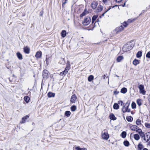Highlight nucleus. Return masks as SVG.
Segmentation results:
<instances>
[{"mask_svg":"<svg viewBox=\"0 0 150 150\" xmlns=\"http://www.w3.org/2000/svg\"><path fill=\"white\" fill-rule=\"evenodd\" d=\"M132 48L131 42H129L124 45L122 48V50L124 52L128 51L132 49Z\"/></svg>","mask_w":150,"mask_h":150,"instance_id":"nucleus-1","label":"nucleus"},{"mask_svg":"<svg viewBox=\"0 0 150 150\" xmlns=\"http://www.w3.org/2000/svg\"><path fill=\"white\" fill-rule=\"evenodd\" d=\"M129 103L127 102L125 105L123 106L122 109V111L123 113L125 112H130V109L128 108L129 106Z\"/></svg>","mask_w":150,"mask_h":150,"instance_id":"nucleus-2","label":"nucleus"},{"mask_svg":"<svg viewBox=\"0 0 150 150\" xmlns=\"http://www.w3.org/2000/svg\"><path fill=\"white\" fill-rule=\"evenodd\" d=\"M91 21V18L89 16H87L84 19L82 23L84 25H87L90 23Z\"/></svg>","mask_w":150,"mask_h":150,"instance_id":"nucleus-3","label":"nucleus"},{"mask_svg":"<svg viewBox=\"0 0 150 150\" xmlns=\"http://www.w3.org/2000/svg\"><path fill=\"white\" fill-rule=\"evenodd\" d=\"M49 73L48 71L47 70H44L43 71L42 76L43 79L46 80L49 76Z\"/></svg>","mask_w":150,"mask_h":150,"instance_id":"nucleus-4","label":"nucleus"},{"mask_svg":"<svg viewBox=\"0 0 150 150\" xmlns=\"http://www.w3.org/2000/svg\"><path fill=\"white\" fill-rule=\"evenodd\" d=\"M150 139V132H147L145 134L144 137V140L145 142H147Z\"/></svg>","mask_w":150,"mask_h":150,"instance_id":"nucleus-5","label":"nucleus"},{"mask_svg":"<svg viewBox=\"0 0 150 150\" xmlns=\"http://www.w3.org/2000/svg\"><path fill=\"white\" fill-rule=\"evenodd\" d=\"M139 88V89L140 93L143 95H145L146 91L144 90V86L142 84L140 85Z\"/></svg>","mask_w":150,"mask_h":150,"instance_id":"nucleus-6","label":"nucleus"},{"mask_svg":"<svg viewBox=\"0 0 150 150\" xmlns=\"http://www.w3.org/2000/svg\"><path fill=\"white\" fill-rule=\"evenodd\" d=\"M124 29V28L123 26L121 25L120 26L117 28L114 32L115 34H117L120 32H121Z\"/></svg>","mask_w":150,"mask_h":150,"instance_id":"nucleus-7","label":"nucleus"},{"mask_svg":"<svg viewBox=\"0 0 150 150\" xmlns=\"http://www.w3.org/2000/svg\"><path fill=\"white\" fill-rule=\"evenodd\" d=\"M102 138L104 139L107 140L109 138V136L107 132H102Z\"/></svg>","mask_w":150,"mask_h":150,"instance_id":"nucleus-8","label":"nucleus"},{"mask_svg":"<svg viewBox=\"0 0 150 150\" xmlns=\"http://www.w3.org/2000/svg\"><path fill=\"white\" fill-rule=\"evenodd\" d=\"M69 70V67L67 66L65 68V70L63 71L62 72H61L59 74L60 76H63V75H65V74L68 72Z\"/></svg>","mask_w":150,"mask_h":150,"instance_id":"nucleus-9","label":"nucleus"},{"mask_svg":"<svg viewBox=\"0 0 150 150\" xmlns=\"http://www.w3.org/2000/svg\"><path fill=\"white\" fill-rule=\"evenodd\" d=\"M98 4L97 2L96 1H93L91 4L92 8L93 9H95Z\"/></svg>","mask_w":150,"mask_h":150,"instance_id":"nucleus-10","label":"nucleus"},{"mask_svg":"<svg viewBox=\"0 0 150 150\" xmlns=\"http://www.w3.org/2000/svg\"><path fill=\"white\" fill-rule=\"evenodd\" d=\"M76 98L75 94L73 95L71 97L70 99V101L73 103H75L76 101Z\"/></svg>","mask_w":150,"mask_h":150,"instance_id":"nucleus-11","label":"nucleus"},{"mask_svg":"<svg viewBox=\"0 0 150 150\" xmlns=\"http://www.w3.org/2000/svg\"><path fill=\"white\" fill-rule=\"evenodd\" d=\"M138 132L140 136L142 137L143 139H144V137L145 136V134L143 132L141 129H138Z\"/></svg>","mask_w":150,"mask_h":150,"instance_id":"nucleus-12","label":"nucleus"},{"mask_svg":"<svg viewBox=\"0 0 150 150\" xmlns=\"http://www.w3.org/2000/svg\"><path fill=\"white\" fill-rule=\"evenodd\" d=\"M130 127L132 130L134 131H136L137 132H138V129H137V126L135 125H132Z\"/></svg>","mask_w":150,"mask_h":150,"instance_id":"nucleus-13","label":"nucleus"},{"mask_svg":"<svg viewBox=\"0 0 150 150\" xmlns=\"http://www.w3.org/2000/svg\"><path fill=\"white\" fill-rule=\"evenodd\" d=\"M24 52L26 54H29L30 53V49L27 46L23 48Z\"/></svg>","mask_w":150,"mask_h":150,"instance_id":"nucleus-14","label":"nucleus"},{"mask_svg":"<svg viewBox=\"0 0 150 150\" xmlns=\"http://www.w3.org/2000/svg\"><path fill=\"white\" fill-rule=\"evenodd\" d=\"M42 55V52L39 51L37 52L35 55V57L37 58H40Z\"/></svg>","mask_w":150,"mask_h":150,"instance_id":"nucleus-15","label":"nucleus"},{"mask_svg":"<svg viewBox=\"0 0 150 150\" xmlns=\"http://www.w3.org/2000/svg\"><path fill=\"white\" fill-rule=\"evenodd\" d=\"M47 96L48 97H54L55 96V94L54 93L50 92L47 93Z\"/></svg>","mask_w":150,"mask_h":150,"instance_id":"nucleus-16","label":"nucleus"},{"mask_svg":"<svg viewBox=\"0 0 150 150\" xmlns=\"http://www.w3.org/2000/svg\"><path fill=\"white\" fill-rule=\"evenodd\" d=\"M109 117L111 120H115L117 119L116 117H115V115L113 113L110 114Z\"/></svg>","mask_w":150,"mask_h":150,"instance_id":"nucleus-17","label":"nucleus"},{"mask_svg":"<svg viewBox=\"0 0 150 150\" xmlns=\"http://www.w3.org/2000/svg\"><path fill=\"white\" fill-rule=\"evenodd\" d=\"M103 6L101 5H99L98 7L96 9V12H99L103 10Z\"/></svg>","mask_w":150,"mask_h":150,"instance_id":"nucleus-18","label":"nucleus"},{"mask_svg":"<svg viewBox=\"0 0 150 150\" xmlns=\"http://www.w3.org/2000/svg\"><path fill=\"white\" fill-rule=\"evenodd\" d=\"M88 13V12L86 10H85L80 15V17L81 18L85 16L87 13Z\"/></svg>","mask_w":150,"mask_h":150,"instance_id":"nucleus-19","label":"nucleus"},{"mask_svg":"<svg viewBox=\"0 0 150 150\" xmlns=\"http://www.w3.org/2000/svg\"><path fill=\"white\" fill-rule=\"evenodd\" d=\"M139 61L138 60L135 59L133 62V64L134 65L136 66L139 64Z\"/></svg>","mask_w":150,"mask_h":150,"instance_id":"nucleus-20","label":"nucleus"},{"mask_svg":"<svg viewBox=\"0 0 150 150\" xmlns=\"http://www.w3.org/2000/svg\"><path fill=\"white\" fill-rule=\"evenodd\" d=\"M142 55V52L141 51H139L137 54L136 57L138 58L141 57Z\"/></svg>","mask_w":150,"mask_h":150,"instance_id":"nucleus-21","label":"nucleus"},{"mask_svg":"<svg viewBox=\"0 0 150 150\" xmlns=\"http://www.w3.org/2000/svg\"><path fill=\"white\" fill-rule=\"evenodd\" d=\"M66 31L65 30H63L61 32V36L62 37L64 38L66 36Z\"/></svg>","mask_w":150,"mask_h":150,"instance_id":"nucleus-22","label":"nucleus"},{"mask_svg":"<svg viewBox=\"0 0 150 150\" xmlns=\"http://www.w3.org/2000/svg\"><path fill=\"white\" fill-rule=\"evenodd\" d=\"M17 56L20 60H22L23 59L22 55L20 52H18L17 53Z\"/></svg>","mask_w":150,"mask_h":150,"instance_id":"nucleus-23","label":"nucleus"},{"mask_svg":"<svg viewBox=\"0 0 150 150\" xmlns=\"http://www.w3.org/2000/svg\"><path fill=\"white\" fill-rule=\"evenodd\" d=\"M123 59V57L122 56H119L117 57V61L118 62H120L121 60H122Z\"/></svg>","mask_w":150,"mask_h":150,"instance_id":"nucleus-24","label":"nucleus"},{"mask_svg":"<svg viewBox=\"0 0 150 150\" xmlns=\"http://www.w3.org/2000/svg\"><path fill=\"white\" fill-rule=\"evenodd\" d=\"M134 137L136 140H138L140 139L139 135L138 134H134Z\"/></svg>","mask_w":150,"mask_h":150,"instance_id":"nucleus-25","label":"nucleus"},{"mask_svg":"<svg viewBox=\"0 0 150 150\" xmlns=\"http://www.w3.org/2000/svg\"><path fill=\"white\" fill-rule=\"evenodd\" d=\"M143 145L141 144H139L138 145V150H142L143 148Z\"/></svg>","mask_w":150,"mask_h":150,"instance_id":"nucleus-26","label":"nucleus"},{"mask_svg":"<svg viewBox=\"0 0 150 150\" xmlns=\"http://www.w3.org/2000/svg\"><path fill=\"white\" fill-rule=\"evenodd\" d=\"M117 6V5H115V6H110L109 8H108V9H107L106 11H105V12L103 13L102 14V16H104V14L106 13L109 10H110V9L111 8H113L115 6Z\"/></svg>","mask_w":150,"mask_h":150,"instance_id":"nucleus-27","label":"nucleus"},{"mask_svg":"<svg viewBox=\"0 0 150 150\" xmlns=\"http://www.w3.org/2000/svg\"><path fill=\"white\" fill-rule=\"evenodd\" d=\"M127 120L129 122L132 121L133 118L131 116H128L126 117Z\"/></svg>","mask_w":150,"mask_h":150,"instance_id":"nucleus-28","label":"nucleus"},{"mask_svg":"<svg viewBox=\"0 0 150 150\" xmlns=\"http://www.w3.org/2000/svg\"><path fill=\"white\" fill-rule=\"evenodd\" d=\"M127 91V89L125 87L122 88L121 90V92L123 93H125Z\"/></svg>","mask_w":150,"mask_h":150,"instance_id":"nucleus-29","label":"nucleus"},{"mask_svg":"<svg viewBox=\"0 0 150 150\" xmlns=\"http://www.w3.org/2000/svg\"><path fill=\"white\" fill-rule=\"evenodd\" d=\"M24 100L27 103H28L30 100V98L28 96H25L24 98Z\"/></svg>","mask_w":150,"mask_h":150,"instance_id":"nucleus-30","label":"nucleus"},{"mask_svg":"<svg viewBox=\"0 0 150 150\" xmlns=\"http://www.w3.org/2000/svg\"><path fill=\"white\" fill-rule=\"evenodd\" d=\"M142 100L141 99H138L137 100V103L138 105L139 106H140L142 105Z\"/></svg>","mask_w":150,"mask_h":150,"instance_id":"nucleus-31","label":"nucleus"},{"mask_svg":"<svg viewBox=\"0 0 150 150\" xmlns=\"http://www.w3.org/2000/svg\"><path fill=\"white\" fill-rule=\"evenodd\" d=\"M113 108L115 109H119V105L117 103H115L114 104L113 106Z\"/></svg>","mask_w":150,"mask_h":150,"instance_id":"nucleus-32","label":"nucleus"},{"mask_svg":"<svg viewBox=\"0 0 150 150\" xmlns=\"http://www.w3.org/2000/svg\"><path fill=\"white\" fill-rule=\"evenodd\" d=\"M75 148L76 150H87L86 148L84 147L81 148L79 146H76Z\"/></svg>","mask_w":150,"mask_h":150,"instance_id":"nucleus-33","label":"nucleus"},{"mask_svg":"<svg viewBox=\"0 0 150 150\" xmlns=\"http://www.w3.org/2000/svg\"><path fill=\"white\" fill-rule=\"evenodd\" d=\"M94 77L92 75H90L88 78V80L89 81H91L93 79Z\"/></svg>","mask_w":150,"mask_h":150,"instance_id":"nucleus-34","label":"nucleus"},{"mask_svg":"<svg viewBox=\"0 0 150 150\" xmlns=\"http://www.w3.org/2000/svg\"><path fill=\"white\" fill-rule=\"evenodd\" d=\"M123 144L125 145V146H129V142L128 141L126 140V141H124V142Z\"/></svg>","mask_w":150,"mask_h":150,"instance_id":"nucleus-35","label":"nucleus"},{"mask_svg":"<svg viewBox=\"0 0 150 150\" xmlns=\"http://www.w3.org/2000/svg\"><path fill=\"white\" fill-rule=\"evenodd\" d=\"M121 135L123 138H125L126 136V132L125 131L122 132Z\"/></svg>","mask_w":150,"mask_h":150,"instance_id":"nucleus-36","label":"nucleus"},{"mask_svg":"<svg viewBox=\"0 0 150 150\" xmlns=\"http://www.w3.org/2000/svg\"><path fill=\"white\" fill-rule=\"evenodd\" d=\"M97 17V16L96 15L93 16L92 18V23H93L94 21L96 20V19Z\"/></svg>","mask_w":150,"mask_h":150,"instance_id":"nucleus-37","label":"nucleus"},{"mask_svg":"<svg viewBox=\"0 0 150 150\" xmlns=\"http://www.w3.org/2000/svg\"><path fill=\"white\" fill-rule=\"evenodd\" d=\"M65 114L66 116L69 117L71 114V112L69 111H67L65 112Z\"/></svg>","mask_w":150,"mask_h":150,"instance_id":"nucleus-38","label":"nucleus"},{"mask_svg":"<svg viewBox=\"0 0 150 150\" xmlns=\"http://www.w3.org/2000/svg\"><path fill=\"white\" fill-rule=\"evenodd\" d=\"M136 124L138 125L141 124V121L139 119H137L136 121Z\"/></svg>","mask_w":150,"mask_h":150,"instance_id":"nucleus-39","label":"nucleus"},{"mask_svg":"<svg viewBox=\"0 0 150 150\" xmlns=\"http://www.w3.org/2000/svg\"><path fill=\"white\" fill-rule=\"evenodd\" d=\"M76 109V106L75 105H73L71 107V111H74Z\"/></svg>","mask_w":150,"mask_h":150,"instance_id":"nucleus-40","label":"nucleus"},{"mask_svg":"<svg viewBox=\"0 0 150 150\" xmlns=\"http://www.w3.org/2000/svg\"><path fill=\"white\" fill-rule=\"evenodd\" d=\"M102 1L105 4H108L110 3V1L109 0H102Z\"/></svg>","mask_w":150,"mask_h":150,"instance_id":"nucleus-41","label":"nucleus"},{"mask_svg":"<svg viewBox=\"0 0 150 150\" xmlns=\"http://www.w3.org/2000/svg\"><path fill=\"white\" fill-rule=\"evenodd\" d=\"M132 107L133 109L135 108H136V104L134 102H132Z\"/></svg>","mask_w":150,"mask_h":150,"instance_id":"nucleus-42","label":"nucleus"},{"mask_svg":"<svg viewBox=\"0 0 150 150\" xmlns=\"http://www.w3.org/2000/svg\"><path fill=\"white\" fill-rule=\"evenodd\" d=\"M67 1V0H62V7H64V6L65 4H66Z\"/></svg>","mask_w":150,"mask_h":150,"instance_id":"nucleus-43","label":"nucleus"},{"mask_svg":"<svg viewBox=\"0 0 150 150\" xmlns=\"http://www.w3.org/2000/svg\"><path fill=\"white\" fill-rule=\"evenodd\" d=\"M145 127L147 128H150V124L147 123H145Z\"/></svg>","mask_w":150,"mask_h":150,"instance_id":"nucleus-44","label":"nucleus"},{"mask_svg":"<svg viewBox=\"0 0 150 150\" xmlns=\"http://www.w3.org/2000/svg\"><path fill=\"white\" fill-rule=\"evenodd\" d=\"M146 57L148 58H150V51L148 52L146 55Z\"/></svg>","mask_w":150,"mask_h":150,"instance_id":"nucleus-45","label":"nucleus"},{"mask_svg":"<svg viewBox=\"0 0 150 150\" xmlns=\"http://www.w3.org/2000/svg\"><path fill=\"white\" fill-rule=\"evenodd\" d=\"M25 119H23V117L22 118V121L20 122V123H24L25 122Z\"/></svg>","mask_w":150,"mask_h":150,"instance_id":"nucleus-46","label":"nucleus"},{"mask_svg":"<svg viewBox=\"0 0 150 150\" xmlns=\"http://www.w3.org/2000/svg\"><path fill=\"white\" fill-rule=\"evenodd\" d=\"M29 117V116L28 115H26V116L23 117V119H25V120L27 119Z\"/></svg>","mask_w":150,"mask_h":150,"instance_id":"nucleus-47","label":"nucleus"},{"mask_svg":"<svg viewBox=\"0 0 150 150\" xmlns=\"http://www.w3.org/2000/svg\"><path fill=\"white\" fill-rule=\"evenodd\" d=\"M127 25H128V24L126 22H125L123 25V26L125 27H126Z\"/></svg>","mask_w":150,"mask_h":150,"instance_id":"nucleus-48","label":"nucleus"},{"mask_svg":"<svg viewBox=\"0 0 150 150\" xmlns=\"http://www.w3.org/2000/svg\"><path fill=\"white\" fill-rule=\"evenodd\" d=\"M118 104H120L121 105H122V103H123V102L122 100H120L118 101Z\"/></svg>","mask_w":150,"mask_h":150,"instance_id":"nucleus-49","label":"nucleus"},{"mask_svg":"<svg viewBox=\"0 0 150 150\" xmlns=\"http://www.w3.org/2000/svg\"><path fill=\"white\" fill-rule=\"evenodd\" d=\"M136 19V18H134V19H133V20H129V22L131 23L135 21Z\"/></svg>","mask_w":150,"mask_h":150,"instance_id":"nucleus-50","label":"nucleus"},{"mask_svg":"<svg viewBox=\"0 0 150 150\" xmlns=\"http://www.w3.org/2000/svg\"><path fill=\"white\" fill-rule=\"evenodd\" d=\"M119 92L118 91H115L114 92V93L115 95H117L118 94Z\"/></svg>","mask_w":150,"mask_h":150,"instance_id":"nucleus-51","label":"nucleus"},{"mask_svg":"<svg viewBox=\"0 0 150 150\" xmlns=\"http://www.w3.org/2000/svg\"><path fill=\"white\" fill-rule=\"evenodd\" d=\"M118 3H120L123 0H115Z\"/></svg>","mask_w":150,"mask_h":150,"instance_id":"nucleus-52","label":"nucleus"},{"mask_svg":"<svg viewBox=\"0 0 150 150\" xmlns=\"http://www.w3.org/2000/svg\"><path fill=\"white\" fill-rule=\"evenodd\" d=\"M145 12V11L143 10L142 11V12L139 15V16H140L143 13H144Z\"/></svg>","mask_w":150,"mask_h":150,"instance_id":"nucleus-53","label":"nucleus"},{"mask_svg":"<svg viewBox=\"0 0 150 150\" xmlns=\"http://www.w3.org/2000/svg\"><path fill=\"white\" fill-rule=\"evenodd\" d=\"M143 150H148L147 149L145 148L143 149Z\"/></svg>","mask_w":150,"mask_h":150,"instance_id":"nucleus-54","label":"nucleus"},{"mask_svg":"<svg viewBox=\"0 0 150 150\" xmlns=\"http://www.w3.org/2000/svg\"><path fill=\"white\" fill-rule=\"evenodd\" d=\"M106 76L105 74L103 76V77H104V79H105V77H106Z\"/></svg>","mask_w":150,"mask_h":150,"instance_id":"nucleus-55","label":"nucleus"},{"mask_svg":"<svg viewBox=\"0 0 150 150\" xmlns=\"http://www.w3.org/2000/svg\"><path fill=\"white\" fill-rule=\"evenodd\" d=\"M115 76L117 77H119V76H118L117 75H115Z\"/></svg>","mask_w":150,"mask_h":150,"instance_id":"nucleus-56","label":"nucleus"},{"mask_svg":"<svg viewBox=\"0 0 150 150\" xmlns=\"http://www.w3.org/2000/svg\"><path fill=\"white\" fill-rule=\"evenodd\" d=\"M42 14H41L40 15V16H42Z\"/></svg>","mask_w":150,"mask_h":150,"instance_id":"nucleus-57","label":"nucleus"},{"mask_svg":"<svg viewBox=\"0 0 150 150\" xmlns=\"http://www.w3.org/2000/svg\"><path fill=\"white\" fill-rule=\"evenodd\" d=\"M131 112L132 114H134V113H133L132 112Z\"/></svg>","mask_w":150,"mask_h":150,"instance_id":"nucleus-58","label":"nucleus"},{"mask_svg":"<svg viewBox=\"0 0 150 150\" xmlns=\"http://www.w3.org/2000/svg\"><path fill=\"white\" fill-rule=\"evenodd\" d=\"M149 100L150 101V97L149 98Z\"/></svg>","mask_w":150,"mask_h":150,"instance_id":"nucleus-59","label":"nucleus"},{"mask_svg":"<svg viewBox=\"0 0 150 150\" xmlns=\"http://www.w3.org/2000/svg\"><path fill=\"white\" fill-rule=\"evenodd\" d=\"M125 3L124 4V5L123 6H124V5H125Z\"/></svg>","mask_w":150,"mask_h":150,"instance_id":"nucleus-60","label":"nucleus"},{"mask_svg":"<svg viewBox=\"0 0 150 150\" xmlns=\"http://www.w3.org/2000/svg\"><path fill=\"white\" fill-rule=\"evenodd\" d=\"M47 60V58H46V61Z\"/></svg>","mask_w":150,"mask_h":150,"instance_id":"nucleus-61","label":"nucleus"}]
</instances>
